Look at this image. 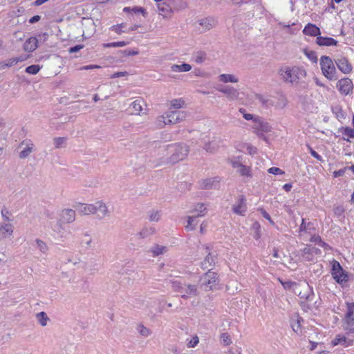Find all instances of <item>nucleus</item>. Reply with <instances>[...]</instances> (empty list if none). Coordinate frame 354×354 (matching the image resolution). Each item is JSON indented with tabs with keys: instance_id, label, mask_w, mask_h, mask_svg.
<instances>
[{
	"instance_id": "1",
	"label": "nucleus",
	"mask_w": 354,
	"mask_h": 354,
	"mask_svg": "<svg viewBox=\"0 0 354 354\" xmlns=\"http://www.w3.org/2000/svg\"><path fill=\"white\" fill-rule=\"evenodd\" d=\"M280 75L282 79L291 84L297 83L299 80L304 77L306 75V72L304 69L299 67H283L279 71Z\"/></svg>"
},
{
	"instance_id": "2",
	"label": "nucleus",
	"mask_w": 354,
	"mask_h": 354,
	"mask_svg": "<svg viewBox=\"0 0 354 354\" xmlns=\"http://www.w3.org/2000/svg\"><path fill=\"white\" fill-rule=\"evenodd\" d=\"M322 73L328 80H336L337 79V71L335 66V62L327 55H322L319 59Z\"/></svg>"
},
{
	"instance_id": "3",
	"label": "nucleus",
	"mask_w": 354,
	"mask_h": 354,
	"mask_svg": "<svg viewBox=\"0 0 354 354\" xmlns=\"http://www.w3.org/2000/svg\"><path fill=\"white\" fill-rule=\"evenodd\" d=\"M171 164H176L184 160L189 152V147L185 144L176 143L169 145Z\"/></svg>"
},
{
	"instance_id": "4",
	"label": "nucleus",
	"mask_w": 354,
	"mask_h": 354,
	"mask_svg": "<svg viewBox=\"0 0 354 354\" xmlns=\"http://www.w3.org/2000/svg\"><path fill=\"white\" fill-rule=\"evenodd\" d=\"M171 285L173 289L180 294L182 298L195 297L198 294L197 287L195 285L182 283L177 280L171 281Z\"/></svg>"
},
{
	"instance_id": "5",
	"label": "nucleus",
	"mask_w": 354,
	"mask_h": 354,
	"mask_svg": "<svg viewBox=\"0 0 354 354\" xmlns=\"http://www.w3.org/2000/svg\"><path fill=\"white\" fill-rule=\"evenodd\" d=\"M169 151V145L159 147L156 156L150 160L154 167L172 165Z\"/></svg>"
},
{
	"instance_id": "6",
	"label": "nucleus",
	"mask_w": 354,
	"mask_h": 354,
	"mask_svg": "<svg viewBox=\"0 0 354 354\" xmlns=\"http://www.w3.org/2000/svg\"><path fill=\"white\" fill-rule=\"evenodd\" d=\"M200 282L201 288L205 291L211 290L218 284V280L217 274L214 272H212L211 269H209V270L201 277Z\"/></svg>"
},
{
	"instance_id": "7",
	"label": "nucleus",
	"mask_w": 354,
	"mask_h": 354,
	"mask_svg": "<svg viewBox=\"0 0 354 354\" xmlns=\"http://www.w3.org/2000/svg\"><path fill=\"white\" fill-rule=\"evenodd\" d=\"M346 313L343 319V327L346 330L354 333V302H346Z\"/></svg>"
},
{
	"instance_id": "8",
	"label": "nucleus",
	"mask_w": 354,
	"mask_h": 354,
	"mask_svg": "<svg viewBox=\"0 0 354 354\" xmlns=\"http://www.w3.org/2000/svg\"><path fill=\"white\" fill-rule=\"evenodd\" d=\"M252 129L254 133L259 138L267 141L266 137L264 136L265 133L270 132L271 131V127L269 124L265 122L261 118L259 117L255 119V122L253 123Z\"/></svg>"
},
{
	"instance_id": "9",
	"label": "nucleus",
	"mask_w": 354,
	"mask_h": 354,
	"mask_svg": "<svg viewBox=\"0 0 354 354\" xmlns=\"http://www.w3.org/2000/svg\"><path fill=\"white\" fill-rule=\"evenodd\" d=\"M336 88L342 95H348L352 93L354 85L351 79L344 77L337 82Z\"/></svg>"
},
{
	"instance_id": "10",
	"label": "nucleus",
	"mask_w": 354,
	"mask_h": 354,
	"mask_svg": "<svg viewBox=\"0 0 354 354\" xmlns=\"http://www.w3.org/2000/svg\"><path fill=\"white\" fill-rule=\"evenodd\" d=\"M93 215H96L100 219L109 216L110 212L108 207L102 201H97L91 203Z\"/></svg>"
},
{
	"instance_id": "11",
	"label": "nucleus",
	"mask_w": 354,
	"mask_h": 354,
	"mask_svg": "<svg viewBox=\"0 0 354 354\" xmlns=\"http://www.w3.org/2000/svg\"><path fill=\"white\" fill-rule=\"evenodd\" d=\"M337 68L344 74L347 75L352 72L353 66L348 59L343 56H338L334 59Z\"/></svg>"
},
{
	"instance_id": "12",
	"label": "nucleus",
	"mask_w": 354,
	"mask_h": 354,
	"mask_svg": "<svg viewBox=\"0 0 354 354\" xmlns=\"http://www.w3.org/2000/svg\"><path fill=\"white\" fill-rule=\"evenodd\" d=\"M187 113L183 111H171L167 112V123L174 124L186 119Z\"/></svg>"
},
{
	"instance_id": "13",
	"label": "nucleus",
	"mask_w": 354,
	"mask_h": 354,
	"mask_svg": "<svg viewBox=\"0 0 354 354\" xmlns=\"http://www.w3.org/2000/svg\"><path fill=\"white\" fill-rule=\"evenodd\" d=\"M216 89L222 93H224L226 95V97L230 100V101H235L237 100L239 97V91L230 86H218Z\"/></svg>"
},
{
	"instance_id": "14",
	"label": "nucleus",
	"mask_w": 354,
	"mask_h": 354,
	"mask_svg": "<svg viewBox=\"0 0 354 354\" xmlns=\"http://www.w3.org/2000/svg\"><path fill=\"white\" fill-rule=\"evenodd\" d=\"M232 209L234 214L244 216L247 210L245 197L243 195L239 196L237 201L232 205Z\"/></svg>"
},
{
	"instance_id": "15",
	"label": "nucleus",
	"mask_w": 354,
	"mask_h": 354,
	"mask_svg": "<svg viewBox=\"0 0 354 354\" xmlns=\"http://www.w3.org/2000/svg\"><path fill=\"white\" fill-rule=\"evenodd\" d=\"M222 140L220 138L213 137L212 140L205 142L203 149L208 153H214L220 148Z\"/></svg>"
},
{
	"instance_id": "16",
	"label": "nucleus",
	"mask_w": 354,
	"mask_h": 354,
	"mask_svg": "<svg viewBox=\"0 0 354 354\" xmlns=\"http://www.w3.org/2000/svg\"><path fill=\"white\" fill-rule=\"evenodd\" d=\"M220 183L218 177H212L203 179L199 181V187L203 189H212L218 187Z\"/></svg>"
},
{
	"instance_id": "17",
	"label": "nucleus",
	"mask_w": 354,
	"mask_h": 354,
	"mask_svg": "<svg viewBox=\"0 0 354 354\" xmlns=\"http://www.w3.org/2000/svg\"><path fill=\"white\" fill-rule=\"evenodd\" d=\"M301 290L299 291L298 295L301 299H305L308 302H311L315 297V295L313 292V290L310 286L304 283V284L299 286Z\"/></svg>"
},
{
	"instance_id": "18",
	"label": "nucleus",
	"mask_w": 354,
	"mask_h": 354,
	"mask_svg": "<svg viewBox=\"0 0 354 354\" xmlns=\"http://www.w3.org/2000/svg\"><path fill=\"white\" fill-rule=\"evenodd\" d=\"M75 210L64 209L60 213V221L64 223H71L75 220Z\"/></svg>"
},
{
	"instance_id": "19",
	"label": "nucleus",
	"mask_w": 354,
	"mask_h": 354,
	"mask_svg": "<svg viewBox=\"0 0 354 354\" xmlns=\"http://www.w3.org/2000/svg\"><path fill=\"white\" fill-rule=\"evenodd\" d=\"M73 207L82 216L93 215L91 204L76 203L74 204Z\"/></svg>"
},
{
	"instance_id": "20",
	"label": "nucleus",
	"mask_w": 354,
	"mask_h": 354,
	"mask_svg": "<svg viewBox=\"0 0 354 354\" xmlns=\"http://www.w3.org/2000/svg\"><path fill=\"white\" fill-rule=\"evenodd\" d=\"M200 26L199 30L201 31H207L213 28L216 25V21L212 17H206L198 21Z\"/></svg>"
},
{
	"instance_id": "21",
	"label": "nucleus",
	"mask_w": 354,
	"mask_h": 354,
	"mask_svg": "<svg viewBox=\"0 0 354 354\" xmlns=\"http://www.w3.org/2000/svg\"><path fill=\"white\" fill-rule=\"evenodd\" d=\"M14 227L11 223H1L0 226V240L12 236Z\"/></svg>"
},
{
	"instance_id": "22",
	"label": "nucleus",
	"mask_w": 354,
	"mask_h": 354,
	"mask_svg": "<svg viewBox=\"0 0 354 354\" xmlns=\"http://www.w3.org/2000/svg\"><path fill=\"white\" fill-rule=\"evenodd\" d=\"M23 146H24V147L19 155V157L21 159L27 158L32 152L34 148V145L32 142H26L25 140L20 143L19 147H22Z\"/></svg>"
},
{
	"instance_id": "23",
	"label": "nucleus",
	"mask_w": 354,
	"mask_h": 354,
	"mask_svg": "<svg viewBox=\"0 0 354 354\" xmlns=\"http://www.w3.org/2000/svg\"><path fill=\"white\" fill-rule=\"evenodd\" d=\"M303 32L306 35L318 37L321 35L320 29L315 24L308 23L304 28Z\"/></svg>"
},
{
	"instance_id": "24",
	"label": "nucleus",
	"mask_w": 354,
	"mask_h": 354,
	"mask_svg": "<svg viewBox=\"0 0 354 354\" xmlns=\"http://www.w3.org/2000/svg\"><path fill=\"white\" fill-rule=\"evenodd\" d=\"M316 44L320 46H337V41L332 37L318 36L316 38Z\"/></svg>"
},
{
	"instance_id": "25",
	"label": "nucleus",
	"mask_w": 354,
	"mask_h": 354,
	"mask_svg": "<svg viewBox=\"0 0 354 354\" xmlns=\"http://www.w3.org/2000/svg\"><path fill=\"white\" fill-rule=\"evenodd\" d=\"M39 39L37 37H30L26 41L24 45V49L26 52H33L38 47Z\"/></svg>"
},
{
	"instance_id": "26",
	"label": "nucleus",
	"mask_w": 354,
	"mask_h": 354,
	"mask_svg": "<svg viewBox=\"0 0 354 354\" xmlns=\"http://www.w3.org/2000/svg\"><path fill=\"white\" fill-rule=\"evenodd\" d=\"M206 252H207V255L204 259L203 261L201 262V268L203 270H208L211 269L210 268L212 267L214 265V258L209 252V248L207 246H205Z\"/></svg>"
},
{
	"instance_id": "27",
	"label": "nucleus",
	"mask_w": 354,
	"mask_h": 354,
	"mask_svg": "<svg viewBox=\"0 0 354 354\" xmlns=\"http://www.w3.org/2000/svg\"><path fill=\"white\" fill-rule=\"evenodd\" d=\"M158 12L164 18L169 17L171 15V8L169 4L165 2H160L158 3Z\"/></svg>"
},
{
	"instance_id": "28",
	"label": "nucleus",
	"mask_w": 354,
	"mask_h": 354,
	"mask_svg": "<svg viewBox=\"0 0 354 354\" xmlns=\"http://www.w3.org/2000/svg\"><path fill=\"white\" fill-rule=\"evenodd\" d=\"M168 248L166 246L155 244L149 249V252L152 254L153 257H156L165 254Z\"/></svg>"
},
{
	"instance_id": "29",
	"label": "nucleus",
	"mask_w": 354,
	"mask_h": 354,
	"mask_svg": "<svg viewBox=\"0 0 354 354\" xmlns=\"http://www.w3.org/2000/svg\"><path fill=\"white\" fill-rule=\"evenodd\" d=\"M145 105V102L142 99L136 100L131 104V108L132 109V114L135 115H140L141 111H142V106Z\"/></svg>"
},
{
	"instance_id": "30",
	"label": "nucleus",
	"mask_w": 354,
	"mask_h": 354,
	"mask_svg": "<svg viewBox=\"0 0 354 354\" xmlns=\"http://www.w3.org/2000/svg\"><path fill=\"white\" fill-rule=\"evenodd\" d=\"M189 212L193 215L196 216V217L198 218L199 216H205V214L207 212V209L204 206L203 203H198L197 205H196L194 208L192 209Z\"/></svg>"
},
{
	"instance_id": "31",
	"label": "nucleus",
	"mask_w": 354,
	"mask_h": 354,
	"mask_svg": "<svg viewBox=\"0 0 354 354\" xmlns=\"http://www.w3.org/2000/svg\"><path fill=\"white\" fill-rule=\"evenodd\" d=\"M352 340H348L347 338L341 335H338L335 337V338L332 341V344L333 346H336L337 344H341L344 346H348L351 344Z\"/></svg>"
},
{
	"instance_id": "32",
	"label": "nucleus",
	"mask_w": 354,
	"mask_h": 354,
	"mask_svg": "<svg viewBox=\"0 0 354 354\" xmlns=\"http://www.w3.org/2000/svg\"><path fill=\"white\" fill-rule=\"evenodd\" d=\"M136 330L140 336L145 338L149 337L152 335V330L142 324L137 325Z\"/></svg>"
},
{
	"instance_id": "33",
	"label": "nucleus",
	"mask_w": 354,
	"mask_h": 354,
	"mask_svg": "<svg viewBox=\"0 0 354 354\" xmlns=\"http://www.w3.org/2000/svg\"><path fill=\"white\" fill-rule=\"evenodd\" d=\"M218 80L223 83H237L239 79L232 74H221L218 76Z\"/></svg>"
},
{
	"instance_id": "34",
	"label": "nucleus",
	"mask_w": 354,
	"mask_h": 354,
	"mask_svg": "<svg viewBox=\"0 0 354 354\" xmlns=\"http://www.w3.org/2000/svg\"><path fill=\"white\" fill-rule=\"evenodd\" d=\"M192 69V66L189 64L184 63L180 65L173 64L171 70L174 72H188Z\"/></svg>"
},
{
	"instance_id": "35",
	"label": "nucleus",
	"mask_w": 354,
	"mask_h": 354,
	"mask_svg": "<svg viewBox=\"0 0 354 354\" xmlns=\"http://www.w3.org/2000/svg\"><path fill=\"white\" fill-rule=\"evenodd\" d=\"M155 124L158 129H162L166 125H169V124L167 123V113L165 115L158 116L156 118Z\"/></svg>"
},
{
	"instance_id": "36",
	"label": "nucleus",
	"mask_w": 354,
	"mask_h": 354,
	"mask_svg": "<svg viewBox=\"0 0 354 354\" xmlns=\"http://www.w3.org/2000/svg\"><path fill=\"white\" fill-rule=\"evenodd\" d=\"M315 248H305L303 250L302 258L304 261H310L313 260L314 250Z\"/></svg>"
},
{
	"instance_id": "37",
	"label": "nucleus",
	"mask_w": 354,
	"mask_h": 354,
	"mask_svg": "<svg viewBox=\"0 0 354 354\" xmlns=\"http://www.w3.org/2000/svg\"><path fill=\"white\" fill-rule=\"evenodd\" d=\"M36 318L38 322L42 326H46L48 324V322L50 320L49 317L47 316L45 312H40L36 315Z\"/></svg>"
},
{
	"instance_id": "38",
	"label": "nucleus",
	"mask_w": 354,
	"mask_h": 354,
	"mask_svg": "<svg viewBox=\"0 0 354 354\" xmlns=\"http://www.w3.org/2000/svg\"><path fill=\"white\" fill-rule=\"evenodd\" d=\"M332 274L337 282L339 283L346 282L348 280V276L344 272V270H342V273L339 271H336L335 272H332Z\"/></svg>"
},
{
	"instance_id": "39",
	"label": "nucleus",
	"mask_w": 354,
	"mask_h": 354,
	"mask_svg": "<svg viewBox=\"0 0 354 354\" xmlns=\"http://www.w3.org/2000/svg\"><path fill=\"white\" fill-rule=\"evenodd\" d=\"M196 218L197 217L195 215L187 216V225L185 226L187 230H194L196 229L197 224V222H196Z\"/></svg>"
},
{
	"instance_id": "40",
	"label": "nucleus",
	"mask_w": 354,
	"mask_h": 354,
	"mask_svg": "<svg viewBox=\"0 0 354 354\" xmlns=\"http://www.w3.org/2000/svg\"><path fill=\"white\" fill-rule=\"evenodd\" d=\"M155 233V229L153 227H143L141 231L138 233V236L140 238L144 239L146 238L153 234Z\"/></svg>"
},
{
	"instance_id": "41",
	"label": "nucleus",
	"mask_w": 354,
	"mask_h": 354,
	"mask_svg": "<svg viewBox=\"0 0 354 354\" xmlns=\"http://www.w3.org/2000/svg\"><path fill=\"white\" fill-rule=\"evenodd\" d=\"M241 176L248 178L252 177L250 167L242 165V166L236 171Z\"/></svg>"
},
{
	"instance_id": "42",
	"label": "nucleus",
	"mask_w": 354,
	"mask_h": 354,
	"mask_svg": "<svg viewBox=\"0 0 354 354\" xmlns=\"http://www.w3.org/2000/svg\"><path fill=\"white\" fill-rule=\"evenodd\" d=\"M170 105L171 108L178 109L184 107L185 106V102L182 98L174 99L170 101Z\"/></svg>"
},
{
	"instance_id": "43",
	"label": "nucleus",
	"mask_w": 354,
	"mask_h": 354,
	"mask_svg": "<svg viewBox=\"0 0 354 354\" xmlns=\"http://www.w3.org/2000/svg\"><path fill=\"white\" fill-rule=\"evenodd\" d=\"M149 220L151 222H158L161 216V212L158 210H151L148 213Z\"/></svg>"
},
{
	"instance_id": "44",
	"label": "nucleus",
	"mask_w": 354,
	"mask_h": 354,
	"mask_svg": "<svg viewBox=\"0 0 354 354\" xmlns=\"http://www.w3.org/2000/svg\"><path fill=\"white\" fill-rule=\"evenodd\" d=\"M206 57H207V55L205 52L198 51L194 55V61L196 62V63L200 64L205 61Z\"/></svg>"
},
{
	"instance_id": "45",
	"label": "nucleus",
	"mask_w": 354,
	"mask_h": 354,
	"mask_svg": "<svg viewBox=\"0 0 354 354\" xmlns=\"http://www.w3.org/2000/svg\"><path fill=\"white\" fill-rule=\"evenodd\" d=\"M129 44L128 41H117V42H111V43H106L104 44L103 46L105 48H119V47H123Z\"/></svg>"
},
{
	"instance_id": "46",
	"label": "nucleus",
	"mask_w": 354,
	"mask_h": 354,
	"mask_svg": "<svg viewBox=\"0 0 354 354\" xmlns=\"http://www.w3.org/2000/svg\"><path fill=\"white\" fill-rule=\"evenodd\" d=\"M342 134L347 137V138H344V140H348V138H354V129L346 127L343 129Z\"/></svg>"
},
{
	"instance_id": "47",
	"label": "nucleus",
	"mask_w": 354,
	"mask_h": 354,
	"mask_svg": "<svg viewBox=\"0 0 354 354\" xmlns=\"http://www.w3.org/2000/svg\"><path fill=\"white\" fill-rule=\"evenodd\" d=\"M304 53L306 56L313 62V63H317V53L313 50H305Z\"/></svg>"
},
{
	"instance_id": "48",
	"label": "nucleus",
	"mask_w": 354,
	"mask_h": 354,
	"mask_svg": "<svg viewBox=\"0 0 354 354\" xmlns=\"http://www.w3.org/2000/svg\"><path fill=\"white\" fill-rule=\"evenodd\" d=\"M37 248L42 252L46 253L48 251V246L43 241L40 239L36 240Z\"/></svg>"
},
{
	"instance_id": "49",
	"label": "nucleus",
	"mask_w": 354,
	"mask_h": 354,
	"mask_svg": "<svg viewBox=\"0 0 354 354\" xmlns=\"http://www.w3.org/2000/svg\"><path fill=\"white\" fill-rule=\"evenodd\" d=\"M39 70H40L39 66L34 64V65H30V66H28L26 68V72L29 74L35 75L39 71Z\"/></svg>"
},
{
	"instance_id": "50",
	"label": "nucleus",
	"mask_w": 354,
	"mask_h": 354,
	"mask_svg": "<svg viewBox=\"0 0 354 354\" xmlns=\"http://www.w3.org/2000/svg\"><path fill=\"white\" fill-rule=\"evenodd\" d=\"M221 340L223 344L225 346H228L232 343L230 336L226 333H222L221 335Z\"/></svg>"
},
{
	"instance_id": "51",
	"label": "nucleus",
	"mask_w": 354,
	"mask_h": 354,
	"mask_svg": "<svg viewBox=\"0 0 354 354\" xmlns=\"http://www.w3.org/2000/svg\"><path fill=\"white\" fill-rule=\"evenodd\" d=\"M82 243L84 244L87 248H89L91 246L92 238L88 234L85 233L82 237Z\"/></svg>"
},
{
	"instance_id": "52",
	"label": "nucleus",
	"mask_w": 354,
	"mask_h": 354,
	"mask_svg": "<svg viewBox=\"0 0 354 354\" xmlns=\"http://www.w3.org/2000/svg\"><path fill=\"white\" fill-rule=\"evenodd\" d=\"M66 141V138L63 137H58L53 139V144L55 145V147L58 149L62 147L63 144H64Z\"/></svg>"
},
{
	"instance_id": "53",
	"label": "nucleus",
	"mask_w": 354,
	"mask_h": 354,
	"mask_svg": "<svg viewBox=\"0 0 354 354\" xmlns=\"http://www.w3.org/2000/svg\"><path fill=\"white\" fill-rule=\"evenodd\" d=\"M199 342L198 337L195 335L189 341H188L187 346L189 348H194Z\"/></svg>"
},
{
	"instance_id": "54",
	"label": "nucleus",
	"mask_w": 354,
	"mask_h": 354,
	"mask_svg": "<svg viewBox=\"0 0 354 354\" xmlns=\"http://www.w3.org/2000/svg\"><path fill=\"white\" fill-rule=\"evenodd\" d=\"M311 225L310 223H306L305 219L302 218L301 224L299 227V232L300 233L304 232H307L308 230L310 229V225Z\"/></svg>"
},
{
	"instance_id": "55",
	"label": "nucleus",
	"mask_w": 354,
	"mask_h": 354,
	"mask_svg": "<svg viewBox=\"0 0 354 354\" xmlns=\"http://www.w3.org/2000/svg\"><path fill=\"white\" fill-rule=\"evenodd\" d=\"M268 171L270 173V174H274V175H278V174H284V171L283 170H281V169L278 168V167H270Z\"/></svg>"
},
{
	"instance_id": "56",
	"label": "nucleus",
	"mask_w": 354,
	"mask_h": 354,
	"mask_svg": "<svg viewBox=\"0 0 354 354\" xmlns=\"http://www.w3.org/2000/svg\"><path fill=\"white\" fill-rule=\"evenodd\" d=\"M19 59L17 57L11 58L5 62L4 65L6 66H12L19 62Z\"/></svg>"
},
{
	"instance_id": "57",
	"label": "nucleus",
	"mask_w": 354,
	"mask_h": 354,
	"mask_svg": "<svg viewBox=\"0 0 354 354\" xmlns=\"http://www.w3.org/2000/svg\"><path fill=\"white\" fill-rule=\"evenodd\" d=\"M124 26L123 24L115 25L111 27V30L115 31L118 34H121L122 32H124V30H122V28Z\"/></svg>"
},
{
	"instance_id": "58",
	"label": "nucleus",
	"mask_w": 354,
	"mask_h": 354,
	"mask_svg": "<svg viewBox=\"0 0 354 354\" xmlns=\"http://www.w3.org/2000/svg\"><path fill=\"white\" fill-rule=\"evenodd\" d=\"M260 212H261V213L262 216H263L266 219H267V220L270 222V224H272V225H274V221H272V219L271 218L270 216L269 215V214H268V213L265 209H260Z\"/></svg>"
},
{
	"instance_id": "59",
	"label": "nucleus",
	"mask_w": 354,
	"mask_h": 354,
	"mask_svg": "<svg viewBox=\"0 0 354 354\" xmlns=\"http://www.w3.org/2000/svg\"><path fill=\"white\" fill-rule=\"evenodd\" d=\"M10 214L9 211L6 208H3L1 210V216L3 218L5 221L10 222L11 220L8 217V214Z\"/></svg>"
},
{
	"instance_id": "60",
	"label": "nucleus",
	"mask_w": 354,
	"mask_h": 354,
	"mask_svg": "<svg viewBox=\"0 0 354 354\" xmlns=\"http://www.w3.org/2000/svg\"><path fill=\"white\" fill-rule=\"evenodd\" d=\"M342 270H343V269L341 267L339 263H338L337 261H335V263L333 265L332 272H335L336 271H339L341 273H342Z\"/></svg>"
},
{
	"instance_id": "61",
	"label": "nucleus",
	"mask_w": 354,
	"mask_h": 354,
	"mask_svg": "<svg viewBox=\"0 0 354 354\" xmlns=\"http://www.w3.org/2000/svg\"><path fill=\"white\" fill-rule=\"evenodd\" d=\"M83 48H84V45H82V44L76 45L73 47H71L68 49V52L70 53H76V52H78L79 50H80L81 49H82Z\"/></svg>"
},
{
	"instance_id": "62",
	"label": "nucleus",
	"mask_w": 354,
	"mask_h": 354,
	"mask_svg": "<svg viewBox=\"0 0 354 354\" xmlns=\"http://www.w3.org/2000/svg\"><path fill=\"white\" fill-rule=\"evenodd\" d=\"M243 118L246 120H252L253 123H254L255 122V119L258 118L259 116H256V115H254L250 114V113H244Z\"/></svg>"
},
{
	"instance_id": "63",
	"label": "nucleus",
	"mask_w": 354,
	"mask_h": 354,
	"mask_svg": "<svg viewBox=\"0 0 354 354\" xmlns=\"http://www.w3.org/2000/svg\"><path fill=\"white\" fill-rule=\"evenodd\" d=\"M310 154L317 160H322V157L319 156L315 150H313L310 147H308Z\"/></svg>"
},
{
	"instance_id": "64",
	"label": "nucleus",
	"mask_w": 354,
	"mask_h": 354,
	"mask_svg": "<svg viewBox=\"0 0 354 354\" xmlns=\"http://www.w3.org/2000/svg\"><path fill=\"white\" fill-rule=\"evenodd\" d=\"M231 163L232 167L236 169V171L242 166V164L238 160H232Z\"/></svg>"
}]
</instances>
